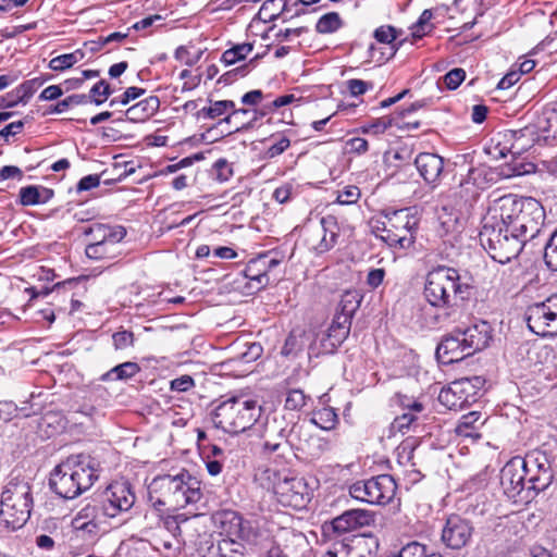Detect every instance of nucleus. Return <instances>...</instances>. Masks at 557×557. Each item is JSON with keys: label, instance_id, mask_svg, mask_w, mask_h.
<instances>
[{"label": "nucleus", "instance_id": "obj_40", "mask_svg": "<svg viewBox=\"0 0 557 557\" xmlns=\"http://www.w3.org/2000/svg\"><path fill=\"white\" fill-rule=\"evenodd\" d=\"M84 52L81 49L71 53L58 55L50 60L49 69L55 72L64 71L72 67L84 58Z\"/></svg>", "mask_w": 557, "mask_h": 557}, {"label": "nucleus", "instance_id": "obj_31", "mask_svg": "<svg viewBox=\"0 0 557 557\" xmlns=\"http://www.w3.org/2000/svg\"><path fill=\"white\" fill-rule=\"evenodd\" d=\"M160 100L157 96H149L125 111V116L131 122H144L158 112Z\"/></svg>", "mask_w": 557, "mask_h": 557}, {"label": "nucleus", "instance_id": "obj_23", "mask_svg": "<svg viewBox=\"0 0 557 557\" xmlns=\"http://www.w3.org/2000/svg\"><path fill=\"white\" fill-rule=\"evenodd\" d=\"M374 521V512L366 509H350L334 518L331 522V528L334 532L342 534L371 525Z\"/></svg>", "mask_w": 557, "mask_h": 557}, {"label": "nucleus", "instance_id": "obj_13", "mask_svg": "<svg viewBox=\"0 0 557 557\" xmlns=\"http://www.w3.org/2000/svg\"><path fill=\"white\" fill-rule=\"evenodd\" d=\"M136 500V496L127 482H114L110 484L101 496L100 509L103 516L116 518L128 512Z\"/></svg>", "mask_w": 557, "mask_h": 557}, {"label": "nucleus", "instance_id": "obj_58", "mask_svg": "<svg viewBox=\"0 0 557 557\" xmlns=\"http://www.w3.org/2000/svg\"><path fill=\"white\" fill-rule=\"evenodd\" d=\"M396 37V28L389 25L381 26L374 32V38L381 44H391Z\"/></svg>", "mask_w": 557, "mask_h": 557}, {"label": "nucleus", "instance_id": "obj_7", "mask_svg": "<svg viewBox=\"0 0 557 557\" xmlns=\"http://www.w3.org/2000/svg\"><path fill=\"white\" fill-rule=\"evenodd\" d=\"M419 230V219L409 208L396 210L384 223L380 238L394 249H409L413 246Z\"/></svg>", "mask_w": 557, "mask_h": 557}, {"label": "nucleus", "instance_id": "obj_5", "mask_svg": "<svg viewBox=\"0 0 557 557\" xmlns=\"http://www.w3.org/2000/svg\"><path fill=\"white\" fill-rule=\"evenodd\" d=\"M261 405L247 395H236L222 401L213 412L216 428L230 434H238L250 429L260 418Z\"/></svg>", "mask_w": 557, "mask_h": 557}, {"label": "nucleus", "instance_id": "obj_48", "mask_svg": "<svg viewBox=\"0 0 557 557\" xmlns=\"http://www.w3.org/2000/svg\"><path fill=\"white\" fill-rule=\"evenodd\" d=\"M304 339L301 335L290 333L282 347L281 354L286 358H295L302 351Z\"/></svg>", "mask_w": 557, "mask_h": 557}, {"label": "nucleus", "instance_id": "obj_41", "mask_svg": "<svg viewBox=\"0 0 557 557\" xmlns=\"http://www.w3.org/2000/svg\"><path fill=\"white\" fill-rule=\"evenodd\" d=\"M343 26V20L337 12H329L322 15L317 24L315 32L319 34H333Z\"/></svg>", "mask_w": 557, "mask_h": 557}, {"label": "nucleus", "instance_id": "obj_29", "mask_svg": "<svg viewBox=\"0 0 557 557\" xmlns=\"http://www.w3.org/2000/svg\"><path fill=\"white\" fill-rule=\"evenodd\" d=\"M84 235L90 237L89 243H101L113 239L121 242L126 236L125 227L121 225H108L102 223H94L84 230Z\"/></svg>", "mask_w": 557, "mask_h": 557}, {"label": "nucleus", "instance_id": "obj_33", "mask_svg": "<svg viewBox=\"0 0 557 557\" xmlns=\"http://www.w3.org/2000/svg\"><path fill=\"white\" fill-rule=\"evenodd\" d=\"M349 332L344 330V327L335 329L330 326L327 333L320 341V349L317 354H333L348 337Z\"/></svg>", "mask_w": 557, "mask_h": 557}, {"label": "nucleus", "instance_id": "obj_21", "mask_svg": "<svg viewBox=\"0 0 557 557\" xmlns=\"http://www.w3.org/2000/svg\"><path fill=\"white\" fill-rule=\"evenodd\" d=\"M444 164V158L432 152H421L414 159V165L419 174L432 189L440 184Z\"/></svg>", "mask_w": 557, "mask_h": 557}, {"label": "nucleus", "instance_id": "obj_36", "mask_svg": "<svg viewBox=\"0 0 557 557\" xmlns=\"http://www.w3.org/2000/svg\"><path fill=\"white\" fill-rule=\"evenodd\" d=\"M524 131L525 126L523 128L510 132V138L512 139V143L508 151L512 156H520L521 153L528 151L535 143H537L539 137L527 136Z\"/></svg>", "mask_w": 557, "mask_h": 557}, {"label": "nucleus", "instance_id": "obj_8", "mask_svg": "<svg viewBox=\"0 0 557 557\" xmlns=\"http://www.w3.org/2000/svg\"><path fill=\"white\" fill-rule=\"evenodd\" d=\"M485 384L482 376L461 377L443 387L438 401L450 410H460L474 404Z\"/></svg>", "mask_w": 557, "mask_h": 557}, {"label": "nucleus", "instance_id": "obj_56", "mask_svg": "<svg viewBox=\"0 0 557 557\" xmlns=\"http://www.w3.org/2000/svg\"><path fill=\"white\" fill-rule=\"evenodd\" d=\"M97 516V507L90 504L84 506L74 517L72 521L73 528H82L81 524L85 521L95 520Z\"/></svg>", "mask_w": 557, "mask_h": 557}, {"label": "nucleus", "instance_id": "obj_47", "mask_svg": "<svg viewBox=\"0 0 557 557\" xmlns=\"http://www.w3.org/2000/svg\"><path fill=\"white\" fill-rule=\"evenodd\" d=\"M287 11L288 9L285 0H265L262 3L259 13L271 21Z\"/></svg>", "mask_w": 557, "mask_h": 557}, {"label": "nucleus", "instance_id": "obj_10", "mask_svg": "<svg viewBox=\"0 0 557 557\" xmlns=\"http://www.w3.org/2000/svg\"><path fill=\"white\" fill-rule=\"evenodd\" d=\"M339 225L334 215L321 218L317 223L307 224L304 227L305 243L310 250L322 255L331 250L337 243Z\"/></svg>", "mask_w": 557, "mask_h": 557}, {"label": "nucleus", "instance_id": "obj_11", "mask_svg": "<svg viewBox=\"0 0 557 557\" xmlns=\"http://www.w3.org/2000/svg\"><path fill=\"white\" fill-rule=\"evenodd\" d=\"M528 474L522 468L521 459H512L507 462L500 471V484L504 493L513 503H530L536 493L530 488V484L525 486Z\"/></svg>", "mask_w": 557, "mask_h": 557}, {"label": "nucleus", "instance_id": "obj_4", "mask_svg": "<svg viewBox=\"0 0 557 557\" xmlns=\"http://www.w3.org/2000/svg\"><path fill=\"white\" fill-rule=\"evenodd\" d=\"M454 268L438 267L426 276L424 296L433 307L454 308L470 297L471 285Z\"/></svg>", "mask_w": 557, "mask_h": 557}, {"label": "nucleus", "instance_id": "obj_38", "mask_svg": "<svg viewBox=\"0 0 557 557\" xmlns=\"http://www.w3.org/2000/svg\"><path fill=\"white\" fill-rule=\"evenodd\" d=\"M253 50V44L244 42L233 46L225 50L221 57V61L226 65H233L236 62L245 60L246 57Z\"/></svg>", "mask_w": 557, "mask_h": 557}, {"label": "nucleus", "instance_id": "obj_45", "mask_svg": "<svg viewBox=\"0 0 557 557\" xmlns=\"http://www.w3.org/2000/svg\"><path fill=\"white\" fill-rule=\"evenodd\" d=\"M34 92V81L24 82L22 85H20L16 89H14L11 92L10 96L12 97V99L7 102L5 107L12 108L18 102L26 103Z\"/></svg>", "mask_w": 557, "mask_h": 557}, {"label": "nucleus", "instance_id": "obj_28", "mask_svg": "<svg viewBox=\"0 0 557 557\" xmlns=\"http://www.w3.org/2000/svg\"><path fill=\"white\" fill-rule=\"evenodd\" d=\"M250 113V110L248 109H232V112H230L224 119H221L214 126L208 129V134H212L215 132L219 127H223L225 125L234 124V127H227L225 129L221 131L220 136L224 137L226 135H231L233 133L239 132L242 129H246L251 126L252 122L258 120V112L253 111V117L250 121L244 122L240 121L239 117H244V115H248ZM260 116L265 115V111H261L259 113Z\"/></svg>", "mask_w": 557, "mask_h": 557}, {"label": "nucleus", "instance_id": "obj_24", "mask_svg": "<svg viewBox=\"0 0 557 557\" xmlns=\"http://www.w3.org/2000/svg\"><path fill=\"white\" fill-rule=\"evenodd\" d=\"M524 134L539 137V144L549 145L557 137V110L543 111L533 124L525 126Z\"/></svg>", "mask_w": 557, "mask_h": 557}, {"label": "nucleus", "instance_id": "obj_32", "mask_svg": "<svg viewBox=\"0 0 557 557\" xmlns=\"http://www.w3.org/2000/svg\"><path fill=\"white\" fill-rule=\"evenodd\" d=\"M20 203L25 207L47 203L50 201L54 191L40 185H28L20 189Z\"/></svg>", "mask_w": 557, "mask_h": 557}, {"label": "nucleus", "instance_id": "obj_39", "mask_svg": "<svg viewBox=\"0 0 557 557\" xmlns=\"http://www.w3.org/2000/svg\"><path fill=\"white\" fill-rule=\"evenodd\" d=\"M338 422V417L335 410L331 407L322 408L313 413L311 423L319 426L322 430H333Z\"/></svg>", "mask_w": 557, "mask_h": 557}, {"label": "nucleus", "instance_id": "obj_1", "mask_svg": "<svg viewBox=\"0 0 557 557\" xmlns=\"http://www.w3.org/2000/svg\"><path fill=\"white\" fill-rule=\"evenodd\" d=\"M492 211L507 231L516 233L527 242L540 234L546 218L544 207L537 199L512 194L496 199Z\"/></svg>", "mask_w": 557, "mask_h": 557}, {"label": "nucleus", "instance_id": "obj_43", "mask_svg": "<svg viewBox=\"0 0 557 557\" xmlns=\"http://www.w3.org/2000/svg\"><path fill=\"white\" fill-rule=\"evenodd\" d=\"M481 417L482 414L479 411H471L463 414L456 426V433L460 436H472V431L478 429L476 423L480 421Z\"/></svg>", "mask_w": 557, "mask_h": 557}, {"label": "nucleus", "instance_id": "obj_34", "mask_svg": "<svg viewBox=\"0 0 557 557\" xmlns=\"http://www.w3.org/2000/svg\"><path fill=\"white\" fill-rule=\"evenodd\" d=\"M139 371L140 367L136 362L126 361L103 373L100 376V380L103 382L116 380L124 381L135 376Z\"/></svg>", "mask_w": 557, "mask_h": 557}, {"label": "nucleus", "instance_id": "obj_20", "mask_svg": "<svg viewBox=\"0 0 557 557\" xmlns=\"http://www.w3.org/2000/svg\"><path fill=\"white\" fill-rule=\"evenodd\" d=\"M472 532L473 528L468 520L453 515L446 520L442 531V541L453 549H460L468 544Z\"/></svg>", "mask_w": 557, "mask_h": 557}, {"label": "nucleus", "instance_id": "obj_60", "mask_svg": "<svg viewBox=\"0 0 557 557\" xmlns=\"http://www.w3.org/2000/svg\"><path fill=\"white\" fill-rule=\"evenodd\" d=\"M416 445L413 442L405 441L398 448L397 455L400 463L411 462L413 459V453Z\"/></svg>", "mask_w": 557, "mask_h": 557}, {"label": "nucleus", "instance_id": "obj_62", "mask_svg": "<svg viewBox=\"0 0 557 557\" xmlns=\"http://www.w3.org/2000/svg\"><path fill=\"white\" fill-rule=\"evenodd\" d=\"M347 88L352 96L357 97L372 88V84L361 79H349L347 82Z\"/></svg>", "mask_w": 557, "mask_h": 557}, {"label": "nucleus", "instance_id": "obj_46", "mask_svg": "<svg viewBox=\"0 0 557 557\" xmlns=\"http://www.w3.org/2000/svg\"><path fill=\"white\" fill-rule=\"evenodd\" d=\"M90 97H86L85 94H74L65 99L59 101L53 107H50L49 113H63L65 112L70 107L73 106H82L89 103Z\"/></svg>", "mask_w": 557, "mask_h": 557}, {"label": "nucleus", "instance_id": "obj_14", "mask_svg": "<svg viewBox=\"0 0 557 557\" xmlns=\"http://www.w3.org/2000/svg\"><path fill=\"white\" fill-rule=\"evenodd\" d=\"M288 446L293 450L307 454L312 458H319L330 449L329 442L314 437L310 426L305 421H300L299 417H296V420L293 422Z\"/></svg>", "mask_w": 557, "mask_h": 557}, {"label": "nucleus", "instance_id": "obj_64", "mask_svg": "<svg viewBox=\"0 0 557 557\" xmlns=\"http://www.w3.org/2000/svg\"><path fill=\"white\" fill-rule=\"evenodd\" d=\"M346 147L350 152L358 154L364 153L369 149L368 141L361 137H354L346 141Z\"/></svg>", "mask_w": 557, "mask_h": 557}, {"label": "nucleus", "instance_id": "obj_35", "mask_svg": "<svg viewBox=\"0 0 557 557\" xmlns=\"http://www.w3.org/2000/svg\"><path fill=\"white\" fill-rule=\"evenodd\" d=\"M120 242L107 240L101 243H89L86 246L85 253L89 259L101 260L111 259L115 256V248Z\"/></svg>", "mask_w": 557, "mask_h": 557}, {"label": "nucleus", "instance_id": "obj_18", "mask_svg": "<svg viewBox=\"0 0 557 557\" xmlns=\"http://www.w3.org/2000/svg\"><path fill=\"white\" fill-rule=\"evenodd\" d=\"M177 475H160L148 486V499L158 511H173Z\"/></svg>", "mask_w": 557, "mask_h": 557}, {"label": "nucleus", "instance_id": "obj_61", "mask_svg": "<svg viewBox=\"0 0 557 557\" xmlns=\"http://www.w3.org/2000/svg\"><path fill=\"white\" fill-rule=\"evenodd\" d=\"M290 145V140L287 137H281L280 140L273 145H271L267 151L265 156L270 159L275 158L283 153Z\"/></svg>", "mask_w": 557, "mask_h": 557}, {"label": "nucleus", "instance_id": "obj_44", "mask_svg": "<svg viewBox=\"0 0 557 557\" xmlns=\"http://www.w3.org/2000/svg\"><path fill=\"white\" fill-rule=\"evenodd\" d=\"M360 302L361 296L357 290H347L342 295L337 310L352 317Z\"/></svg>", "mask_w": 557, "mask_h": 557}, {"label": "nucleus", "instance_id": "obj_55", "mask_svg": "<svg viewBox=\"0 0 557 557\" xmlns=\"http://www.w3.org/2000/svg\"><path fill=\"white\" fill-rule=\"evenodd\" d=\"M361 196L360 189L357 186H346L343 190L338 191L336 202L339 205H354Z\"/></svg>", "mask_w": 557, "mask_h": 557}, {"label": "nucleus", "instance_id": "obj_57", "mask_svg": "<svg viewBox=\"0 0 557 557\" xmlns=\"http://www.w3.org/2000/svg\"><path fill=\"white\" fill-rule=\"evenodd\" d=\"M466 78V72L463 69H453L444 76V83L446 87L454 90L460 86Z\"/></svg>", "mask_w": 557, "mask_h": 557}, {"label": "nucleus", "instance_id": "obj_15", "mask_svg": "<svg viewBox=\"0 0 557 557\" xmlns=\"http://www.w3.org/2000/svg\"><path fill=\"white\" fill-rule=\"evenodd\" d=\"M274 493L283 506L300 510L311 500V490L304 478H285L274 485Z\"/></svg>", "mask_w": 557, "mask_h": 557}, {"label": "nucleus", "instance_id": "obj_53", "mask_svg": "<svg viewBox=\"0 0 557 557\" xmlns=\"http://www.w3.org/2000/svg\"><path fill=\"white\" fill-rule=\"evenodd\" d=\"M113 346L116 350H125L134 346V333L128 330L117 331L112 335Z\"/></svg>", "mask_w": 557, "mask_h": 557}, {"label": "nucleus", "instance_id": "obj_30", "mask_svg": "<svg viewBox=\"0 0 557 557\" xmlns=\"http://www.w3.org/2000/svg\"><path fill=\"white\" fill-rule=\"evenodd\" d=\"M486 172L482 168L469 169L467 175L459 182L460 197L473 198L478 195L479 189L485 188Z\"/></svg>", "mask_w": 557, "mask_h": 557}, {"label": "nucleus", "instance_id": "obj_3", "mask_svg": "<svg viewBox=\"0 0 557 557\" xmlns=\"http://www.w3.org/2000/svg\"><path fill=\"white\" fill-rule=\"evenodd\" d=\"M34 507L33 485L29 479L12 472L0 497V524L8 530L22 528Z\"/></svg>", "mask_w": 557, "mask_h": 557}, {"label": "nucleus", "instance_id": "obj_42", "mask_svg": "<svg viewBox=\"0 0 557 557\" xmlns=\"http://www.w3.org/2000/svg\"><path fill=\"white\" fill-rule=\"evenodd\" d=\"M235 103L232 100H218V101H211L210 107L202 108L200 111L197 112V116H203L207 119H216L226 112L234 109Z\"/></svg>", "mask_w": 557, "mask_h": 557}, {"label": "nucleus", "instance_id": "obj_19", "mask_svg": "<svg viewBox=\"0 0 557 557\" xmlns=\"http://www.w3.org/2000/svg\"><path fill=\"white\" fill-rule=\"evenodd\" d=\"M296 420L294 416L280 414L275 416L265 426V441L263 443L264 450L275 453L282 446L284 441L289 444V433L293 422Z\"/></svg>", "mask_w": 557, "mask_h": 557}, {"label": "nucleus", "instance_id": "obj_17", "mask_svg": "<svg viewBox=\"0 0 557 557\" xmlns=\"http://www.w3.org/2000/svg\"><path fill=\"white\" fill-rule=\"evenodd\" d=\"M213 519L221 532L228 536H237L255 545H260L262 542V534L256 531L248 521H244L236 511L221 510L213 516Z\"/></svg>", "mask_w": 557, "mask_h": 557}, {"label": "nucleus", "instance_id": "obj_50", "mask_svg": "<svg viewBox=\"0 0 557 557\" xmlns=\"http://www.w3.org/2000/svg\"><path fill=\"white\" fill-rule=\"evenodd\" d=\"M544 261L548 269L557 271V228L553 232L545 245Z\"/></svg>", "mask_w": 557, "mask_h": 557}, {"label": "nucleus", "instance_id": "obj_54", "mask_svg": "<svg viewBox=\"0 0 557 557\" xmlns=\"http://www.w3.org/2000/svg\"><path fill=\"white\" fill-rule=\"evenodd\" d=\"M417 421V416L412 412H405L396 417L392 423V430L405 434Z\"/></svg>", "mask_w": 557, "mask_h": 557}, {"label": "nucleus", "instance_id": "obj_59", "mask_svg": "<svg viewBox=\"0 0 557 557\" xmlns=\"http://www.w3.org/2000/svg\"><path fill=\"white\" fill-rule=\"evenodd\" d=\"M194 385H195L194 379L187 374L176 377L170 382L171 391H175V392H187L191 387H194Z\"/></svg>", "mask_w": 557, "mask_h": 557}, {"label": "nucleus", "instance_id": "obj_27", "mask_svg": "<svg viewBox=\"0 0 557 557\" xmlns=\"http://www.w3.org/2000/svg\"><path fill=\"white\" fill-rule=\"evenodd\" d=\"M462 336L467 354L472 356L475 351L484 349L492 338V327L485 321H480L465 330L457 329Z\"/></svg>", "mask_w": 557, "mask_h": 557}, {"label": "nucleus", "instance_id": "obj_63", "mask_svg": "<svg viewBox=\"0 0 557 557\" xmlns=\"http://www.w3.org/2000/svg\"><path fill=\"white\" fill-rule=\"evenodd\" d=\"M17 406L10 400L0 401V419L9 421L17 416Z\"/></svg>", "mask_w": 557, "mask_h": 557}, {"label": "nucleus", "instance_id": "obj_51", "mask_svg": "<svg viewBox=\"0 0 557 557\" xmlns=\"http://www.w3.org/2000/svg\"><path fill=\"white\" fill-rule=\"evenodd\" d=\"M535 169V165L530 162H518L512 161L510 164H507L502 169V173L506 177H512V176H521L524 174L532 173Z\"/></svg>", "mask_w": 557, "mask_h": 557}, {"label": "nucleus", "instance_id": "obj_49", "mask_svg": "<svg viewBox=\"0 0 557 557\" xmlns=\"http://www.w3.org/2000/svg\"><path fill=\"white\" fill-rule=\"evenodd\" d=\"M433 12L425 9L411 27L412 36L414 38H422L424 35L429 34L433 29V25L431 24Z\"/></svg>", "mask_w": 557, "mask_h": 557}, {"label": "nucleus", "instance_id": "obj_37", "mask_svg": "<svg viewBox=\"0 0 557 557\" xmlns=\"http://www.w3.org/2000/svg\"><path fill=\"white\" fill-rule=\"evenodd\" d=\"M311 397L300 388H288L285 393L284 409L287 411H300L307 406Z\"/></svg>", "mask_w": 557, "mask_h": 557}, {"label": "nucleus", "instance_id": "obj_52", "mask_svg": "<svg viewBox=\"0 0 557 557\" xmlns=\"http://www.w3.org/2000/svg\"><path fill=\"white\" fill-rule=\"evenodd\" d=\"M426 546L412 541L404 545L396 554L392 557H425Z\"/></svg>", "mask_w": 557, "mask_h": 557}, {"label": "nucleus", "instance_id": "obj_12", "mask_svg": "<svg viewBox=\"0 0 557 557\" xmlns=\"http://www.w3.org/2000/svg\"><path fill=\"white\" fill-rule=\"evenodd\" d=\"M527 323L529 329L537 335H557V294L530 306L527 312Z\"/></svg>", "mask_w": 557, "mask_h": 557}, {"label": "nucleus", "instance_id": "obj_9", "mask_svg": "<svg viewBox=\"0 0 557 557\" xmlns=\"http://www.w3.org/2000/svg\"><path fill=\"white\" fill-rule=\"evenodd\" d=\"M397 484L389 474L357 481L349 487L351 497L373 505H386L395 496Z\"/></svg>", "mask_w": 557, "mask_h": 557}, {"label": "nucleus", "instance_id": "obj_2", "mask_svg": "<svg viewBox=\"0 0 557 557\" xmlns=\"http://www.w3.org/2000/svg\"><path fill=\"white\" fill-rule=\"evenodd\" d=\"M100 469V462L90 455L70 456L52 470L49 486L62 498H76L94 485Z\"/></svg>", "mask_w": 557, "mask_h": 557}, {"label": "nucleus", "instance_id": "obj_26", "mask_svg": "<svg viewBox=\"0 0 557 557\" xmlns=\"http://www.w3.org/2000/svg\"><path fill=\"white\" fill-rule=\"evenodd\" d=\"M201 497L202 493L198 481L187 472L177 474V488L173 511L185 508L187 505L196 504Z\"/></svg>", "mask_w": 557, "mask_h": 557}, {"label": "nucleus", "instance_id": "obj_22", "mask_svg": "<svg viewBox=\"0 0 557 557\" xmlns=\"http://www.w3.org/2000/svg\"><path fill=\"white\" fill-rule=\"evenodd\" d=\"M469 356L462 336L457 329L444 336L436 347V357L443 364L455 363Z\"/></svg>", "mask_w": 557, "mask_h": 557}, {"label": "nucleus", "instance_id": "obj_25", "mask_svg": "<svg viewBox=\"0 0 557 557\" xmlns=\"http://www.w3.org/2000/svg\"><path fill=\"white\" fill-rule=\"evenodd\" d=\"M280 264V260L263 253L251 259L244 269V275L249 281L257 283V289L264 288L270 284L269 273Z\"/></svg>", "mask_w": 557, "mask_h": 557}, {"label": "nucleus", "instance_id": "obj_16", "mask_svg": "<svg viewBox=\"0 0 557 557\" xmlns=\"http://www.w3.org/2000/svg\"><path fill=\"white\" fill-rule=\"evenodd\" d=\"M522 468L527 471L530 488L536 495L546 490L553 481V471L548 458L544 451H532L521 459Z\"/></svg>", "mask_w": 557, "mask_h": 557}, {"label": "nucleus", "instance_id": "obj_6", "mask_svg": "<svg viewBox=\"0 0 557 557\" xmlns=\"http://www.w3.org/2000/svg\"><path fill=\"white\" fill-rule=\"evenodd\" d=\"M479 237L491 258L502 264L517 258L528 243L516 233L507 231L494 214L484 222Z\"/></svg>", "mask_w": 557, "mask_h": 557}]
</instances>
